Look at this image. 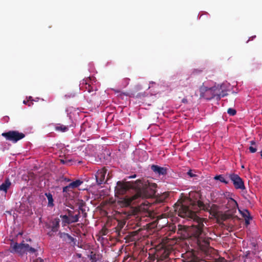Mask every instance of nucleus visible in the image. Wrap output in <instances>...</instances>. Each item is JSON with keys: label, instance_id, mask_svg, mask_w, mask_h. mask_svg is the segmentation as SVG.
<instances>
[{"label": "nucleus", "instance_id": "14", "mask_svg": "<svg viewBox=\"0 0 262 262\" xmlns=\"http://www.w3.org/2000/svg\"><path fill=\"white\" fill-rule=\"evenodd\" d=\"M11 185V183L9 179H6L5 182L0 185V191L7 193L8 189Z\"/></svg>", "mask_w": 262, "mask_h": 262}, {"label": "nucleus", "instance_id": "34", "mask_svg": "<svg viewBox=\"0 0 262 262\" xmlns=\"http://www.w3.org/2000/svg\"><path fill=\"white\" fill-rule=\"evenodd\" d=\"M163 255H164V257L165 258H166L167 257H168V255H169V252H167L166 250H164V253H163Z\"/></svg>", "mask_w": 262, "mask_h": 262}, {"label": "nucleus", "instance_id": "20", "mask_svg": "<svg viewBox=\"0 0 262 262\" xmlns=\"http://www.w3.org/2000/svg\"><path fill=\"white\" fill-rule=\"evenodd\" d=\"M55 129L56 131L61 132H66L68 130L69 127L68 126H66V125L60 124H58L55 126Z\"/></svg>", "mask_w": 262, "mask_h": 262}, {"label": "nucleus", "instance_id": "22", "mask_svg": "<svg viewBox=\"0 0 262 262\" xmlns=\"http://www.w3.org/2000/svg\"><path fill=\"white\" fill-rule=\"evenodd\" d=\"M82 183L83 182L82 181L80 180H77L74 182H71L69 184L70 185V187H71L73 189L79 187L81 184H82Z\"/></svg>", "mask_w": 262, "mask_h": 262}, {"label": "nucleus", "instance_id": "38", "mask_svg": "<svg viewBox=\"0 0 262 262\" xmlns=\"http://www.w3.org/2000/svg\"><path fill=\"white\" fill-rule=\"evenodd\" d=\"M136 177V174H134V175H133V176H132L129 177L128 178H135Z\"/></svg>", "mask_w": 262, "mask_h": 262}, {"label": "nucleus", "instance_id": "11", "mask_svg": "<svg viewBox=\"0 0 262 262\" xmlns=\"http://www.w3.org/2000/svg\"><path fill=\"white\" fill-rule=\"evenodd\" d=\"M58 235L63 241L67 243L71 244L72 243H74L75 244V238L71 236L68 233L59 232Z\"/></svg>", "mask_w": 262, "mask_h": 262}, {"label": "nucleus", "instance_id": "40", "mask_svg": "<svg viewBox=\"0 0 262 262\" xmlns=\"http://www.w3.org/2000/svg\"><path fill=\"white\" fill-rule=\"evenodd\" d=\"M65 181H67V182H70L71 180L70 179H68V178H64V179Z\"/></svg>", "mask_w": 262, "mask_h": 262}, {"label": "nucleus", "instance_id": "17", "mask_svg": "<svg viewBox=\"0 0 262 262\" xmlns=\"http://www.w3.org/2000/svg\"><path fill=\"white\" fill-rule=\"evenodd\" d=\"M168 193H163L157 198L156 201L159 203H163L166 201V200L168 198Z\"/></svg>", "mask_w": 262, "mask_h": 262}, {"label": "nucleus", "instance_id": "30", "mask_svg": "<svg viewBox=\"0 0 262 262\" xmlns=\"http://www.w3.org/2000/svg\"><path fill=\"white\" fill-rule=\"evenodd\" d=\"M79 212L80 213V212H81L82 214L84 213L85 212H86V210L85 209V208H78V210L77 211V212Z\"/></svg>", "mask_w": 262, "mask_h": 262}, {"label": "nucleus", "instance_id": "39", "mask_svg": "<svg viewBox=\"0 0 262 262\" xmlns=\"http://www.w3.org/2000/svg\"><path fill=\"white\" fill-rule=\"evenodd\" d=\"M183 85H184V84ZM185 85L186 86H189L190 85V83L188 82H187V83L186 84H185Z\"/></svg>", "mask_w": 262, "mask_h": 262}, {"label": "nucleus", "instance_id": "28", "mask_svg": "<svg viewBox=\"0 0 262 262\" xmlns=\"http://www.w3.org/2000/svg\"><path fill=\"white\" fill-rule=\"evenodd\" d=\"M78 208H84L86 206V203L83 200H80L78 203Z\"/></svg>", "mask_w": 262, "mask_h": 262}, {"label": "nucleus", "instance_id": "10", "mask_svg": "<svg viewBox=\"0 0 262 262\" xmlns=\"http://www.w3.org/2000/svg\"><path fill=\"white\" fill-rule=\"evenodd\" d=\"M151 169L156 174L159 175H166L167 173V168L166 167H160L157 165H152Z\"/></svg>", "mask_w": 262, "mask_h": 262}, {"label": "nucleus", "instance_id": "36", "mask_svg": "<svg viewBox=\"0 0 262 262\" xmlns=\"http://www.w3.org/2000/svg\"><path fill=\"white\" fill-rule=\"evenodd\" d=\"M250 144H251V145H255V141H254V140H252V141H251L250 142Z\"/></svg>", "mask_w": 262, "mask_h": 262}, {"label": "nucleus", "instance_id": "7", "mask_svg": "<svg viewBox=\"0 0 262 262\" xmlns=\"http://www.w3.org/2000/svg\"><path fill=\"white\" fill-rule=\"evenodd\" d=\"M228 178L232 182L234 187L237 189L244 190L245 189L244 182L239 176L234 173L227 174Z\"/></svg>", "mask_w": 262, "mask_h": 262}, {"label": "nucleus", "instance_id": "8", "mask_svg": "<svg viewBox=\"0 0 262 262\" xmlns=\"http://www.w3.org/2000/svg\"><path fill=\"white\" fill-rule=\"evenodd\" d=\"M227 203L226 204V211L228 215L232 216L236 212L238 208L237 202L233 199L230 198L227 199Z\"/></svg>", "mask_w": 262, "mask_h": 262}, {"label": "nucleus", "instance_id": "4", "mask_svg": "<svg viewBox=\"0 0 262 262\" xmlns=\"http://www.w3.org/2000/svg\"><path fill=\"white\" fill-rule=\"evenodd\" d=\"M197 204L200 209L209 212L212 217L218 218L220 216V214L217 205L210 203L204 204L201 201H198Z\"/></svg>", "mask_w": 262, "mask_h": 262}, {"label": "nucleus", "instance_id": "46", "mask_svg": "<svg viewBox=\"0 0 262 262\" xmlns=\"http://www.w3.org/2000/svg\"><path fill=\"white\" fill-rule=\"evenodd\" d=\"M32 99V97L31 96H30L29 97V100H31Z\"/></svg>", "mask_w": 262, "mask_h": 262}, {"label": "nucleus", "instance_id": "49", "mask_svg": "<svg viewBox=\"0 0 262 262\" xmlns=\"http://www.w3.org/2000/svg\"><path fill=\"white\" fill-rule=\"evenodd\" d=\"M71 209H74V207H73V206H72V207H71Z\"/></svg>", "mask_w": 262, "mask_h": 262}, {"label": "nucleus", "instance_id": "26", "mask_svg": "<svg viewBox=\"0 0 262 262\" xmlns=\"http://www.w3.org/2000/svg\"><path fill=\"white\" fill-rule=\"evenodd\" d=\"M227 113L229 115H230V116H234L236 113V111L235 110L233 109V108H229L227 110Z\"/></svg>", "mask_w": 262, "mask_h": 262}, {"label": "nucleus", "instance_id": "29", "mask_svg": "<svg viewBox=\"0 0 262 262\" xmlns=\"http://www.w3.org/2000/svg\"><path fill=\"white\" fill-rule=\"evenodd\" d=\"M249 149L251 153H254V152H255L256 151V150H257L256 148V147H253V146H250V147H249Z\"/></svg>", "mask_w": 262, "mask_h": 262}, {"label": "nucleus", "instance_id": "16", "mask_svg": "<svg viewBox=\"0 0 262 262\" xmlns=\"http://www.w3.org/2000/svg\"><path fill=\"white\" fill-rule=\"evenodd\" d=\"M198 201H196V202H194L192 203V207H191V208H190L189 207L187 206V205H185V204H182L181 202H180V203H178L177 202V203H176L174 204V208H175V211H178V212L179 213V211H178V207L180 206L181 205H185V206H187L190 210H191L192 211H193L195 213V212L194 211H192V208H193V207H197L198 208H199L198 206V204H197V202Z\"/></svg>", "mask_w": 262, "mask_h": 262}, {"label": "nucleus", "instance_id": "6", "mask_svg": "<svg viewBox=\"0 0 262 262\" xmlns=\"http://www.w3.org/2000/svg\"><path fill=\"white\" fill-rule=\"evenodd\" d=\"M2 136L5 138L6 140L10 141L13 143H16L18 141L23 139L25 135L17 130H10L8 132L3 133Z\"/></svg>", "mask_w": 262, "mask_h": 262}, {"label": "nucleus", "instance_id": "18", "mask_svg": "<svg viewBox=\"0 0 262 262\" xmlns=\"http://www.w3.org/2000/svg\"><path fill=\"white\" fill-rule=\"evenodd\" d=\"M45 194L48 199V206L53 207L54 206V204L52 194L50 192L46 193Z\"/></svg>", "mask_w": 262, "mask_h": 262}, {"label": "nucleus", "instance_id": "19", "mask_svg": "<svg viewBox=\"0 0 262 262\" xmlns=\"http://www.w3.org/2000/svg\"><path fill=\"white\" fill-rule=\"evenodd\" d=\"M60 217L62 219V224L63 226L72 224V221L70 220V217L67 215H60Z\"/></svg>", "mask_w": 262, "mask_h": 262}, {"label": "nucleus", "instance_id": "44", "mask_svg": "<svg viewBox=\"0 0 262 262\" xmlns=\"http://www.w3.org/2000/svg\"><path fill=\"white\" fill-rule=\"evenodd\" d=\"M60 161H61V162H62V163H63V164L64 163V160H61Z\"/></svg>", "mask_w": 262, "mask_h": 262}, {"label": "nucleus", "instance_id": "24", "mask_svg": "<svg viewBox=\"0 0 262 262\" xmlns=\"http://www.w3.org/2000/svg\"><path fill=\"white\" fill-rule=\"evenodd\" d=\"M214 179L215 180H219L220 182H223L226 184H227L229 182L228 181H227L226 180L224 176H223L222 175L216 176L214 177Z\"/></svg>", "mask_w": 262, "mask_h": 262}, {"label": "nucleus", "instance_id": "25", "mask_svg": "<svg viewBox=\"0 0 262 262\" xmlns=\"http://www.w3.org/2000/svg\"><path fill=\"white\" fill-rule=\"evenodd\" d=\"M243 216L245 218V223L246 225L249 224V220L252 219L251 217L250 216V213L247 210H246V213L244 214H243Z\"/></svg>", "mask_w": 262, "mask_h": 262}, {"label": "nucleus", "instance_id": "15", "mask_svg": "<svg viewBox=\"0 0 262 262\" xmlns=\"http://www.w3.org/2000/svg\"><path fill=\"white\" fill-rule=\"evenodd\" d=\"M13 248L15 252L20 254L26 252L24 249V243H15L14 245Z\"/></svg>", "mask_w": 262, "mask_h": 262}, {"label": "nucleus", "instance_id": "5", "mask_svg": "<svg viewBox=\"0 0 262 262\" xmlns=\"http://www.w3.org/2000/svg\"><path fill=\"white\" fill-rule=\"evenodd\" d=\"M136 184L135 182L118 181L115 187V190L120 194H124L129 189H134L136 192Z\"/></svg>", "mask_w": 262, "mask_h": 262}, {"label": "nucleus", "instance_id": "48", "mask_svg": "<svg viewBox=\"0 0 262 262\" xmlns=\"http://www.w3.org/2000/svg\"><path fill=\"white\" fill-rule=\"evenodd\" d=\"M48 234H49V235H50V236H51V235H52V234H51L50 233H48Z\"/></svg>", "mask_w": 262, "mask_h": 262}, {"label": "nucleus", "instance_id": "41", "mask_svg": "<svg viewBox=\"0 0 262 262\" xmlns=\"http://www.w3.org/2000/svg\"><path fill=\"white\" fill-rule=\"evenodd\" d=\"M28 100H27V101L24 100V102H23V103H24V104H28Z\"/></svg>", "mask_w": 262, "mask_h": 262}, {"label": "nucleus", "instance_id": "47", "mask_svg": "<svg viewBox=\"0 0 262 262\" xmlns=\"http://www.w3.org/2000/svg\"><path fill=\"white\" fill-rule=\"evenodd\" d=\"M123 227V224L120 225V228H121Z\"/></svg>", "mask_w": 262, "mask_h": 262}, {"label": "nucleus", "instance_id": "3", "mask_svg": "<svg viewBox=\"0 0 262 262\" xmlns=\"http://www.w3.org/2000/svg\"><path fill=\"white\" fill-rule=\"evenodd\" d=\"M200 91L206 92L207 99H208L215 98L216 100H220L221 97H224L228 95L227 93V90L226 89V85L225 84L215 86L211 88L202 86L200 88Z\"/></svg>", "mask_w": 262, "mask_h": 262}, {"label": "nucleus", "instance_id": "27", "mask_svg": "<svg viewBox=\"0 0 262 262\" xmlns=\"http://www.w3.org/2000/svg\"><path fill=\"white\" fill-rule=\"evenodd\" d=\"M73 189L71 187H70V185L69 184L68 186H66L63 188V192H68L69 191H72Z\"/></svg>", "mask_w": 262, "mask_h": 262}, {"label": "nucleus", "instance_id": "32", "mask_svg": "<svg viewBox=\"0 0 262 262\" xmlns=\"http://www.w3.org/2000/svg\"><path fill=\"white\" fill-rule=\"evenodd\" d=\"M33 262H43V259H41V258L39 257L35 259Z\"/></svg>", "mask_w": 262, "mask_h": 262}, {"label": "nucleus", "instance_id": "12", "mask_svg": "<svg viewBox=\"0 0 262 262\" xmlns=\"http://www.w3.org/2000/svg\"><path fill=\"white\" fill-rule=\"evenodd\" d=\"M66 211L68 213V216L70 217V220L72 221V223H76L79 221L80 217V212H77L76 214H74L75 211H72L69 209H67Z\"/></svg>", "mask_w": 262, "mask_h": 262}, {"label": "nucleus", "instance_id": "2", "mask_svg": "<svg viewBox=\"0 0 262 262\" xmlns=\"http://www.w3.org/2000/svg\"><path fill=\"white\" fill-rule=\"evenodd\" d=\"M179 216L184 217L193 219L194 224L191 226L190 232L192 236L197 238L198 242L201 244V242L204 243L205 246L209 245V239L204 237L203 228L204 227L203 219L198 217L194 212L190 210L187 206L181 205L178 208Z\"/></svg>", "mask_w": 262, "mask_h": 262}, {"label": "nucleus", "instance_id": "21", "mask_svg": "<svg viewBox=\"0 0 262 262\" xmlns=\"http://www.w3.org/2000/svg\"><path fill=\"white\" fill-rule=\"evenodd\" d=\"M24 249L26 252L30 253H34L37 250V249L30 247L28 244H24Z\"/></svg>", "mask_w": 262, "mask_h": 262}, {"label": "nucleus", "instance_id": "13", "mask_svg": "<svg viewBox=\"0 0 262 262\" xmlns=\"http://www.w3.org/2000/svg\"><path fill=\"white\" fill-rule=\"evenodd\" d=\"M60 220L58 218H55L51 222V225L50 228L51 229V231L53 232H56L58 231L59 228Z\"/></svg>", "mask_w": 262, "mask_h": 262}, {"label": "nucleus", "instance_id": "37", "mask_svg": "<svg viewBox=\"0 0 262 262\" xmlns=\"http://www.w3.org/2000/svg\"><path fill=\"white\" fill-rule=\"evenodd\" d=\"M82 216L83 217L85 218L87 216V213L85 212L84 213L82 214Z\"/></svg>", "mask_w": 262, "mask_h": 262}, {"label": "nucleus", "instance_id": "42", "mask_svg": "<svg viewBox=\"0 0 262 262\" xmlns=\"http://www.w3.org/2000/svg\"><path fill=\"white\" fill-rule=\"evenodd\" d=\"M255 37V36H252L251 37H250V38L251 40H252Z\"/></svg>", "mask_w": 262, "mask_h": 262}, {"label": "nucleus", "instance_id": "31", "mask_svg": "<svg viewBox=\"0 0 262 262\" xmlns=\"http://www.w3.org/2000/svg\"><path fill=\"white\" fill-rule=\"evenodd\" d=\"M91 260L92 262H97V260L96 259L95 257V255H91Z\"/></svg>", "mask_w": 262, "mask_h": 262}, {"label": "nucleus", "instance_id": "50", "mask_svg": "<svg viewBox=\"0 0 262 262\" xmlns=\"http://www.w3.org/2000/svg\"><path fill=\"white\" fill-rule=\"evenodd\" d=\"M250 39L251 38H250V39L248 41H247V42H248V41L250 40Z\"/></svg>", "mask_w": 262, "mask_h": 262}, {"label": "nucleus", "instance_id": "9", "mask_svg": "<svg viewBox=\"0 0 262 262\" xmlns=\"http://www.w3.org/2000/svg\"><path fill=\"white\" fill-rule=\"evenodd\" d=\"M107 171V168L104 167L102 169L98 170L96 174V179L98 185H101L103 183H104L107 181L108 178H107L106 180H105V177Z\"/></svg>", "mask_w": 262, "mask_h": 262}, {"label": "nucleus", "instance_id": "35", "mask_svg": "<svg viewBox=\"0 0 262 262\" xmlns=\"http://www.w3.org/2000/svg\"><path fill=\"white\" fill-rule=\"evenodd\" d=\"M182 101L184 103H187L188 102L187 99L186 98H183Z\"/></svg>", "mask_w": 262, "mask_h": 262}, {"label": "nucleus", "instance_id": "1", "mask_svg": "<svg viewBox=\"0 0 262 262\" xmlns=\"http://www.w3.org/2000/svg\"><path fill=\"white\" fill-rule=\"evenodd\" d=\"M136 192L132 196H126L119 201L122 207H127L137 202L140 199L151 198L156 195L157 184L140 180L136 181Z\"/></svg>", "mask_w": 262, "mask_h": 262}, {"label": "nucleus", "instance_id": "45", "mask_svg": "<svg viewBox=\"0 0 262 262\" xmlns=\"http://www.w3.org/2000/svg\"><path fill=\"white\" fill-rule=\"evenodd\" d=\"M33 104V103H32V102H31L30 104V103H29V104H28V105H29V106H31V104Z\"/></svg>", "mask_w": 262, "mask_h": 262}, {"label": "nucleus", "instance_id": "43", "mask_svg": "<svg viewBox=\"0 0 262 262\" xmlns=\"http://www.w3.org/2000/svg\"><path fill=\"white\" fill-rule=\"evenodd\" d=\"M260 156L262 158V150L260 151Z\"/></svg>", "mask_w": 262, "mask_h": 262}, {"label": "nucleus", "instance_id": "23", "mask_svg": "<svg viewBox=\"0 0 262 262\" xmlns=\"http://www.w3.org/2000/svg\"><path fill=\"white\" fill-rule=\"evenodd\" d=\"M80 84H85V90L88 91L89 93H91L94 91L93 86L89 83H88L86 80H83V82Z\"/></svg>", "mask_w": 262, "mask_h": 262}, {"label": "nucleus", "instance_id": "33", "mask_svg": "<svg viewBox=\"0 0 262 262\" xmlns=\"http://www.w3.org/2000/svg\"><path fill=\"white\" fill-rule=\"evenodd\" d=\"M187 174H188V175H189L191 178L194 177V176H195V174L192 173V172H191V170H189L187 172Z\"/></svg>", "mask_w": 262, "mask_h": 262}]
</instances>
